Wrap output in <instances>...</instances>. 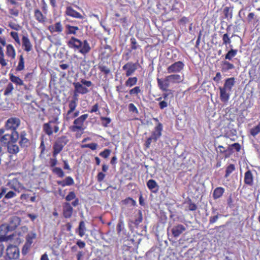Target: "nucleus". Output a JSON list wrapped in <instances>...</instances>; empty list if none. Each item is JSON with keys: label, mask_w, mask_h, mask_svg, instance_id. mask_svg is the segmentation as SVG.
Listing matches in <instances>:
<instances>
[{"label": "nucleus", "mask_w": 260, "mask_h": 260, "mask_svg": "<svg viewBox=\"0 0 260 260\" xmlns=\"http://www.w3.org/2000/svg\"><path fill=\"white\" fill-rule=\"evenodd\" d=\"M143 220L142 214L141 211L139 212V216L135 220L134 224L136 226H138L139 224L142 222Z\"/></svg>", "instance_id": "59"}, {"label": "nucleus", "mask_w": 260, "mask_h": 260, "mask_svg": "<svg viewBox=\"0 0 260 260\" xmlns=\"http://www.w3.org/2000/svg\"><path fill=\"white\" fill-rule=\"evenodd\" d=\"M128 110L130 112H132L133 113H138V110L137 107L133 103H131L128 105Z\"/></svg>", "instance_id": "64"}, {"label": "nucleus", "mask_w": 260, "mask_h": 260, "mask_svg": "<svg viewBox=\"0 0 260 260\" xmlns=\"http://www.w3.org/2000/svg\"><path fill=\"white\" fill-rule=\"evenodd\" d=\"M229 48L230 49L225 54V59L231 60L232 58L237 55L238 50L237 49H234L233 45H230Z\"/></svg>", "instance_id": "31"}, {"label": "nucleus", "mask_w": 260, "mask_h": 260, "mask_svg": "<svg viewBox=\"0 0 260 260\" xmlns=\"http://www.w3.org/2000/svg\"><path fill=\"white\" fill-rule=\"evenodd\" d=\"M20 217L16 216L11 217L7 225L3 224L0 226V235L3 236L8 232L14 231L20 225Z\"/></svg>", "instance_id": "2"}, {"label": "nucleus", "mask_w": 260, "mask_h": 260, "mask_svg": "<svg viewBox=\"0 0 260 260\" xmlns=\"http://www.w3.org/2000/svg\"><path fill=\"white\" fill-rule=\"evenodd\" d=\"M224 13L225 16L226 18L229 17L230 18H232V12L230 11V8L225 7L224 9Z\"/></svg>", "instance_id": "63"}, {"label": "nucleus", "mask_w": 260, "mask_h": 260, "mask_svg": "<svg viewBox=\"0 0 260 260\" xmlns=\"http://www.w3.org/2000/svg\"><path fill=\"white\" fill-rule=\"evenodd\" d=\"M11 36L13 38V39L15 41V42L18 44H20V41L18 36V34L15 31H12L10 33Z\"/></svg>", "instance_id": "58"}, {"label": "nucleus", "mask_w": 260, "mask_h": 260, "mask_svg": "<svg viewBox=\"0 0 260 260\" xmlns=\"http://www.w3.org/2000/svg\"><path fill=\"white\" fill-rule=\"evenodd\" d=\"M34 16L39 23H44L46 19V17L38 9L34 11Z\"/></svg>", "instance_id": "29"}, {"label": "nucleus", "mask_w": 260, "mask_h": 260, "mask_svg": "<svg viewBox=\"0 0 260 260\" xmlns=\"http://www.w3.org/2000/svg\"><path fill=\"white\" fill-rule=\"evenodd\" d=\"M141 90L140 89V87L136 86L134 88L131 89L129 91V93L130 95H137L138 93H140Z\"/></svg>", "instance_id": "56"}, {"label": "nucleus", "mask_w": 260, "mask_h": 260, "mask_svg": "<svg viewBox=\"0 0 260 260\" xmlns=\"http://www.w3.org/2000/svg\"><path fill=\"white\" fill-rule=\"evenodd\" d=\"M98 68L100 71L103 73L106 76L108 75L111 73L110 69L103 64H100Z\"/></svg>", "instance_id": "45"}, {"label": "nucleus", "mask_w": 260, "mask_h": 260, "mask_svg": "<svg viewBox=\"0 0 260 260\" xmlns=\"http://www.w3.org/2000/svg\"><path fill=\"white\" fill-rule=\"evenodd\" d=\"M186 230V228L182 224H178L173 227L171 232L173 236L175 238L178 237L182 233Z\"/></svg>", "instance_id": "14"}, {"label": "nucleus", "mask_w": 260, "mask_h": 260, "mask_svg": "<svg viewBox=\"0 0 260 260\" xmlns=\"http://www.w3.org/2000/svg\"><path fill=\"white\" fill-rule=\"evenodd\" d=\"M86 230L85 222L81 221L79 223L78 228L76 230V232L78 234L80 237H82L85 235Z\"/></svg>", "instance_id": "32"}, {"label": "nucleus", "mask_w": 260, "mask_h": 260, "mask_svg": "<svg viewBox=\"0 0 260 260\" xmlns=\"http://www.w3.org/2000/svg\"><path fill=\"white\" fill-rule=\"evenodd\" d=\"M6 53L9 57H11L13 59L15 58L16 52L14 48L12 45L9 44L7 46Z\"/></svg>", "instance_id": "37"}, {"label": "nucleus", "mask_w": 260, "mask_h": 260, "mask_svg": "<svg viewBox=\"0 0 260 260\" xmlns=\"http://www.w3.org/2000/svg\"><path fill=\"white\" fill-rule=\"evenodd\" d=\"M67 45L70 48L75 50H78L80 53L83 55H85L91 50L89 44L86 40L83 42L80 40L72 37L67 42Z\"/></svg>", "instance_id": "1"}, {"label": "nucleus", "mask_w": 260, "mask_h": 260, "mask_svg": "<svg viewBox=\"0 0 260 260\" xmlns=\"http://www.w3.org/2000/svg\"><path fill=\"white\" fill-rule=\"evenodd\" d=\"M184 66L185 65L182 61H176L167 68V73L168 74L179 73L183 69Z\"/></svg>", "instance_id": "8"}, {"label": "nucleus", "mask_w": 260, "mask_h": 260, "mask_svg": "<svg viewBox=\"0 0 260 260\" xmlns=\"http://www.w3.org/2000/svg\"><path fill=\"white\" fill-rule=\"evenodd\" d=\"M235 83V79L234 77L229 78L225 80L224 85L222 87L232 92V88L234 86Z\"/></svg>", "instance_id": "17"}, {"label": "nucleus", "mask_w": 260, "mask_h": 260, "mask_svg": "<svg viewBox=\"0 0 260 260\" xmlns=\"http://www.w3.org/2000/svg\"><path fill=\"white\" fill-rule=\"evenodd\" d=\"M138 63L128 62L122 67V70L126 71V77H129L133 74L138 68Z\"/></svg>", "instance_id": "10"}, {"label": "nucleus", "mask_w": 260, "mask_h": 260, "mask_svg": "<svg viewBox=\"0 0 260 260\" xmlns=\"http://www.w3.org/2000/svg\"><path fill=\"white\" fill-rule=\"evenodd\" d=\"M169 83H179L182 82V79L181 77L177 74L174 73L166 76Z\"/></svg>", "instance_id": "22"}, {"label": "nucleus", "mask_w": 260, "mask_h": 260, "mask_svg": "<svg viewBox=\"0 0 260 260\" xmlns=\"http://www.w3.org/2000/svg\"><path fill=\"white\" fill-rule=\"evenodd\" d=\"M10 189H13L15 192L18 193L25 189V188L20 183L17 179H14L9 181L7 185Z\"/></svg>", "instance_id": "9"}, {"label": "nucleus", "mask_w": 260, "mask_h": 260, "mask_svg": "<svg viewBox=\"0 0 260 260\" xmlns=\"http://www.w3.org/2000/svg\"><path fill=\"white\" fill-rule=\"evenodd\" d=\"M73 211V209L69 203H66L63 206V216L66 218L71 217Z\"/></svg>", "instance_id": "18"}, {"label": "nucleus", "mask_w": 260, "mask_h": 260, "mask_svg": "<svg viewBox=\"0 0 260 260\" xmlns=\"http://www.w3.org/2000/svg\"><path fill=\"white\" fill-rule=\"evenodd\" d=\"M235 170V166L234 164H230L229 165L225 170V174L224 175L225 178H228L230 174Z\"/></svg>", "instance_id": "48"}, {"label": "nucleus", "mask_w": 260, "mask_h": 260, "mask_svg": "<svg viewBox=\"0 0 260 260\" xmlns=\"http://www.w3.org/2000/svg\"><path fill=\"white\" fill-rule=\"evenodd\" d=\"M75 198H76V195H75V192L74 191H71L66 197V200L67 201H71V200L75 199Z\"/></svg>", "instance_id": "62"}, {"label": "nucleus", "mask_w": 260, "mask_h": 260, "mask_svg": "<svg viewBox=\"0 0 260 260\" xmlns=\"http://www.w3.org/2000/svg\"><path fill=\"white\" fill-rule=\"evenodd\" d=\"M20 251L16 246L9 245L6 249V260L17 259L19 258Z\"/></svg>", "instance_id": "6"}, {"label": "nucleus", "mask_w": 260, "mask_h": 260, "mask_svg": "<svg viewBox=\"0 0 260 260\" xmlns=\"http://www.w3.org/2000/svg\"><path fill=\"white\" fill-rule=\"evenodd\" d=\"M224 136L226 138H230L235 136L237 134L236 130L233 127V125L229 124L223 128Z\"/></svg>", "instance_id": "15"}, {"label": "nucleus", "mask_w": 260, "mask_h": 260, "mask_svg": "<svg viewBox=\"0 0 260 260\" xmlns=\"http://www.w3.org/2000/svg\"><path fill=\"white\" fill-rule=\"evenodd\" d=\"M20 119L18 117L9 118L6 121L5 127L7 130H11V132L17 131V128L20 126Z\"/></svg>", "instance_id": "7"}, {"label": "nucleus", "mask_w": 260, "mask_h": 260, "mask_svg": "<svg viewBox=\"0 0 260 260\" xmlns=\"http://www.w3.org/2000/svg\"><path fill=\"white\" fill-rule=\"evenodd\" d=\"M37 238V234L35 232L31 231L28 233L26 237L25 243L31 245L33 243L34 240Z\"/></svg>", "instance_id": "33"}, {"label": "nucleus", "mask_w": 260, "mask_h": 260, "mask_svg": "<svg viewBox=\"0 0 260 260\" xmlns=\"http://www.w3.org/2000/svg\"><path fill=\"white\" fill-rule=\"evenodd\" d=\"M130 42H131V47L132 50H136L139 47V45L138 44L135 38H131Z\"/></svg>", "instance_id": "55"}, {"label": "nucleus", "mask_w": 260, "mask_h": 260, "mask_svg": "<svg viewBox=\"0 0 260 260\" xmlns=\"http://www.w3.org/2000/svg\"><path fill=\"white\" fill-rule=\"evenodd\" d=\"M241 149V146L238 143H234L228 147V150H229L230 151H232L233 149H235L236 151L238 152L240 151Z\"/></svg>", "instance_id": "53"}, {"label": "nucleus", "mask_w": 260, "mask_h": 260, "mask_svg": "<svg viewBox=\"0 0 260 260\" xmlns=\"http://www.w3.org/2000/svg\"><path fill=\"white\" fill-rule=\"evenodd\" d=\"M66 13L68 16H72L73 17L80 19H82L83 18L81 14L74 10L71 7H68L67 8Z\"/></svg>", "instance_id": "25"}, {"label": "nucleus", "mask_w": 260, "mask_h": 260, "mask_svg": "<svg viewBox=\"0 0 260 260\" xmlns=\"http://www.w3.org/2000/svg\"><path fill=\"white\" fill-rule=\"evenodd\" d=\"M147 186L153 192L156 193L158 191L159 186L154 180H149L147 182Z\"/></svg>", "instance_id": "28"}, {"label": "nucleus", "mask_w": 260, "mask_h": 260, "mask_svg": "<svg viewBox=\"0 0 260 260\" xmlns=\"http://www.w3.org/2000/svg\"><path fill=\"white\" fill-rule=\"evenodd\" d=\"M101 121H102V125L104 127H108L109 126V124L111 122V119L109 117H101L100 118Z\"/></svg>", "instance_id": "50"}, {"label": "nucleus", "mask_w": 260, "mask_h": 260, "mask_svg": "<svg viewBox=\"0 0 260 260\" xmlns=\"http://www.w3.org/2000/svg\"><path fill=\"white\" fill-rule=\"evenodd\" d=\"M137 81L138 79L137 77H129L126 81L125 85L127 87H131L136 85L137 84Z\"/></svg>", "instance_id": "42"}, {"label": "nucleus", "mask_w": 260, "mask_h": 260, "mask_svg": "<svg viewBox=\"0 0 260 260\" xmlns=\"http://www.w3.org/2000/svg\"><path fill=\"white\" fill-rule=\"evenodd\" d=\"M68 142L69 139H68V137L65 136H62L60 137H58L55 141V142L63 147H64V146L68 143Z\"/></svg>", "instance_id": "40"}, {"label": "nucleus", "mask_w": 260, "mask_h": 260, "mask_svg": "<svg viewBox=\"0 0 260 260\" xmlns=\"http://www.w3.org/2000/svg\"><path fill=\"white\" fill-rule=\"evenodd\" d=\"M31 245L25 243L24 245L23 246V248L22 249V253L23 255L26 254L30 248L31 247Z\"/></svg>", "instance_id": "61"}, {"label": "nucleus", "mask_w": 260, "mask_h": 260, "mask_svg": "<svg viewBox=\"0 0 260 260\" xmlns=\"http://www.w3.org/2000/svg\"><path fill=\"white\" fill-rule=\"evenodd\" d=\"M48 29L51 33L55 32L60 33L62 31L63 27L60 22H57L54 25H49Z\"/></svg>", "instance_id": "23"}, {"label": "nucleus", "mask_w": 260, "mask_h": 260, "mask_svg": "<svg viewBox=\"0 0 260 260\" xmlns=\"http://www.w3.org/2000/svg\"><path fill=\"white\" fill-rule=\"evenodd\" d=\"M52 171L59 177L62 178L64 176V172L60 168L55 167L53 169Z\"/></svg>", "instance_id": "51"}, {"label": "nucleus", "mask_w": 260, "mask_h": 260, "mask_svg": "<svg viewBox=\"0 0 260 260\" xmlns=\"http://www.w3.org/2000/svg\"><path fill=\"white\" fill-rule=\"evenodd\" d=\"M219 89L220 90V99L221 101L224 103H227L230 100L232 92L221 86L219 87Z\"/></svg>", "instance_id": "13"}, {"label": "nucleus", "mask_w": 260, "mask_h": 260, "mask_svg": "<svg viewBox=\"0 0 260 260\" xmlns=\"http://www.w3.org/2000/svg\"><path fill=\"white\" fill-rule=\"evenodd\" d=\"M244 181L245 184L248 186H252L253 185V176L250 170L245 172Z\"/></svg>", "instance_id": "20"}, {"label": "nucleus", "mask_w": 260, "mask_h": 260, "mask_svg": "<svg viewBox=\"0 0 260 260\" xmlns=\"http://www.w3.org/2000/svg\"><path fill=\"white\" fill-rule=\"evenodd\" d=\"M88 117L87 114L81 115L80 117L75 119L73 122V125L71 127V129L73 132L84 130V123Z\"/></svg>", "instance_id": "5"}, {"label": "nucleus", "mask_w": 260, "mask_h": 260, "mask_svg": "<svg viewBox=\"0 0 260 260\" xmlns=\"http://www.w3.org/2000/svg\"><path fill=\"white\" fill-rule=\"evenodd\" d=\"M122 203L125 205H131V206H135L136 202L132 198L128 197L123 200Z\"/></svg>", "instance_id": "52"}, {"label": "nucleus", "mask_w": 260, "mask_h": 260, "mask_svg": "<svg viewBox=\"0 0 260 260\" xmlns=\"http://www.w3.org/2000/svg\"><path fill=\"white\" fill-rule=\"evenodd\" d=\"M224 189L221 187L216 188L213 193V197L214 199H217L220 198L223 194Z\"/></svg>", "instance_id": "34"}, {"label": "nucleus", "mask_w": 260, "mask_h": 260, "mask_svg": "<svg viewBox=\"0 0 260 260\" xmlns=\"http://www.w3.org/2000/svg\"><path fill=\"white\" fill-rule=\"evenodd\" d=\"M26 133L25 131H22L19 135L20 140L19 144L22 148L27 147L29 145V141L26 138Z\"/></svg>", "instance_id": "16"}, {"label": "nucleus", "mask_w": 260, "mask_h": 260, "mask_svg": "<svg viewBox=\"0 0 260 260\" xmlns=\"http://www.w3.org/2000/svg\"><path fill=\"white\" fill-rule=\"evenodd\" d=\"M157 81L158 86L161 90L162 91L168 90V88L170 86V83L166 77L164 79L157 78Z\"/></svg>", "instance_id": "19"}, {"label": "nucleus", "mask_w": 260, "mask_h": 260, "mask_svg": "<svg viewBox=\"0 0 260 260\" xmlns=\"http://www.w3.org/2000/svg\"><path fill=\"white\" fill-rule=\"evenodd\" d=\"M125 230L124 229V222L122 219H119L117 225V232L118 234L124 233Z\"/></svg>", "instance_id": "43"}, {"label": "nucleus", "mask_w": 260, "mask_h": 260, "mask_svg": "<svg viewBox=\"0 0 260 260\" xmlns=\"http://www.w3.org/2000/svg\"><path fill=\"white\" fill-rule=\"evenodd\" d=\"M16 196V192L11 190L5 193L4 199H10L15 197Z\"/></svg>", "instance_id": "54"}, {"label": "nucleus", "mask_w": 260, "mask_h": 260, "mask_svg": "<svg viewBox=\"0 0 260 260\" xmlns=\"http://www.w3.org/2000/svg\"><path fill=\"white\" fill-rule=\"evenodd\" d=\"M250 134L253 137H255L257 134L260 133V122L250 129Z\"/></svg>", "instance_id": "44"}, {"label": "nucleus", "mask_w": 260, "mask_h": 260, "mask_svg": "<svg viewBox=\"0 0 260 260\" xmlns=\"http://www.w3.org/2000/svg\"><path fill=\"white\" fill-rule=\"evenodd\" d=\"M146 256L147 260L158 259V254L157 252H155L153 250H150L148 251L146 254Z\"/></svg>", "instance_id": "35"}, {"label": "nucleus", "mask_w": 260, "mask_h": 260, "mask_svg": "<svg viewBox=\"0 0 260 260\" xmlns=\"http://www.w3.org/2000/svg\"><path fill=\"white\" fill-rule=\"evenodd\" d=\"M16 142H11L7 146L8 152L9 153L13 154H16L18 153L19 151V146L16 144Z\"/></svg>", "instance_id": "24"}, {"label": "nucleus", "mask_w": 260, "mask_h": 260, "mask_svg": "<svg viewBox=\"0 0 260 260\" xmlns=\"http://www.w3.org/2000/svg\"><path fill=\"white\" fill-rule=\"evenodd\" d=\"M10 80L11 82L17 85H24L23 81L19 77L14 76L12 74H10Z\"/></svg>", "instance_id": "36"}, {"label": "nucleus", "mask_w": 260, "mask_h": 260, "mask_svg": "<svg viewBox=\"0 0 260 260\" xmlns=\"http://www.w3.org/2000/svg\"><path fill=\"white\" fill-rule=\"evenodd\" d=\"M74 182L73 179L70 176L66 177L63 180L57 181V184L61 186L62 187H64L66 185H72L74 184Z\"/></svg>", "instance_id": "30"}, {"label": "nucleus", "mask_w": 260, "mask_h": 260, "mask_svg": "<svg viewBox=\"0 0 260 260\" xmlns=\"http://www.w3.org/2000/svg\"><path fill=\"white\" fill-rule=\"evenodd\" d=\"M19 134L17 131L6 134L0 137V143L2 145L8 146L10 142H17L19 139Z\"/></svg>", "instance_id": "4"}, {"label": "nucleus", "mask_w": 260, "mask_h": 260, "mask_svg": "<svg viewBox=\"0 0 260 260\" xmlns=\"http://www.w3.org/2000/svg\"><path fill=\"white\" fill-rule=\"evenodd\" d=\"M81 29L76 26L71 25L67 24L66 25V34L67 35H77L78 31Z\"/></svg>", "instance_id": "21"}, {"label": "nucleus", "mask_w": 260, "mask_h": 260, "mask_svg": "<svg viewBox=\"0 0 260 260\" xmlns=\"http://www.w3.org/2000/svg\"><path fill=\"white\" fill-rule=\"evenodd\" d=\"M234 36V35H232V37H230L229 35L226 33L224 34L222 37V44L226 46L227 47L228 45H229V47L231 45L232 41L231 38Z\"/></svg>", "instance_id": "39"}, {"label": "nucleus", "mask_w": 260, "mask_h": 260, "mask_svg": "<svg viewBox=\"0 0 260 260\" xmlns=\"http://www.w3.org/2000/svg\"><path fill=\"white\" fill-rule=\"evenodd\" d=\"M111 153V150L108 149H105L103 151L100 153V155L105 158L109 157Z\"/></svg>", "instance_id": "60"}, {"label": "nucleus", "mask_w": 260, "mask_h": 260, "mask_svg": "<svg viewBox=\"0 0 260 260\" xmlns=\"http://www.w3.org/2000/svg\"><path fill=\"white\" fill-rule=\"evenodd\" d=\"M58 119L55 118L53 120H50L47 123H45L43 125V130L48 136H51L53 134V126L52 125L53 123L58 124Z\"/></svg>", "instance_id": "12"}, {"label": "nucleus", "mask_w": 260, "mask_h": 260, "mask_svg": "<svg viewBox=\"0 0 260 260\" xmlns=\"http://www.w3.org/2000/svg\"><path fill=\"white\" fill-rule=\"evenodd\" d=\"M24 69V60L22 55H21L19 57V60L18 66L16 68L17 71H21Z\"/></svg>", "instance_id": "47"}, {"label": "nucleus", "mask_w": 260, "mask_h": 260, "mask_svg": "<svg viewBox=\"0 0 260 260\" xmlns=\"http://www.w3.org/2000/svg\"><path fill=\"white\" fill-rule=\"evenodd\" d=\"M22 46L24 47V50L26 52L30 51L32 49V45L28 38L26 36H23L22 39Z\"/></svg>", "instance_id": "27"}, {"label": "nucleus", "mask_w": 260, "mask_h": 260, "mask_svg": "<svg viewBox=\"0 0 260 260\" xmlns=\"http://www.w3.org/2000/svg\"><path fill=\"white\" fill-rule=\"evenodd\" d=\"M73 85L75 88V92L79 94H84L89 92V90L83 85L89 87L92 85V83L90 81H87L85 79H81V82H74Z\"/></svg>", "instance_id": "3"}, {"label": "nucleus", "mask_w": 260, "mask_h": 260, "mask_svg": "<svg viewBox=\"0 0 260 260\" xmlns=\"http://www.w3.org/2000/svg\"><path fill=\"white\" fill-rule=\"evenodd\" d=\"M80 112L79 110L75 111L74 112H72L70 115H68V113H66L65 118L67 121H69L71 119H73L77 117H78L79 115Z\"/></svg>", "instance_id": "49"}, {"label": "nucleus", "mask_w": 260, "mask_h": 260, "mask_svg": "<svg viewBox=\"0 0 260 260\" xmlns=\"http://www.w3.org/2000/svg\"><path fill=\"white\" fill-rule=\"evenodd\" d=\"M14 89V88L12 83H9L5 88L4 95L5 96H9L11 95Z\"/></svg>", "instance_id": "41"}, {"label": "nucleus", "mask_w": 260, "mask_h": 260, "mask_svg": "<svg viewBox=\"0 0 260 260\" xmlns=\"http://www.w3.org/2000/svg\"><path fill=\"white\" fill-rule=\"evenodd\" d=\"M235 69V66L233 63L226 60H223L221 63V70L222 72H227L229 70Z\"/></svg>", "instance_id": "26"}, {"label": "nucleus", "mask_w": 260, "mask_h": 260, "mask_svg": "<svg viewBox=\"0 0 260 260\" xmlns=\"http://www.w3.org/2000/svg\"><path fill=\"white\" fill-rule=\"evenodd\" d=\"M163 129L162 124L158 122L157 125L155 126L154 131L152 132L151 137L153 139L154 142H156L157 140L161 137L162 131Z\"/></svg>", "instance_id": "11"}, {"label": "nucleus", "mask_w": 260, "mask_h": 260, "mask_svg": "<svg viewBox=\"0 0 260 260\" xmlns=\"http://www.w3.org/2000/svg\"><path fill=\"white\" fill-rule=\"evenodd\" d=\"M63 147L61 145L57 144L56 142H55L53 146V154L52 156L53 157L57 156V155L59 154L63 149Z\"/></svg>", "instance_id": "38"}, {"label": "nucleus", "mask_w": 260, "mask_h": 260, "mask_svg": "<svg viewBox=\"0 0 260 260\" xmlns=\"http://www.w3.org/2000/svg\"><path fill=\"white\" fill-rule=\"evenodd\" d=\"M77 106V103L75 101H70L69 103V110L67 111V113H68V115H70L72 112H74L76 110V108Z\"/></svg>", "instance_id": "46"}, {"label": "nucleus", "mask_w": 260, "mask_h": 260, "mask_svg": "<svg viewBox=\"0 0 260 260\" xmlns=\"http://www.w3.org/2000/svg\"><path fill=\"white\" fill-rule=\"evenodd\" d=\"M98 144L95 143H91L90 144H86L82 146V148H89L92 150H95L98 147Z\"/></svg>", "instance_id": "57"}]
</instances>
